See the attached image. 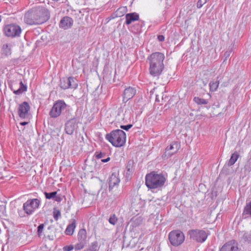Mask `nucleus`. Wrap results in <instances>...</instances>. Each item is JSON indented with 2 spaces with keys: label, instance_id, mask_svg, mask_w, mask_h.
Instances as JSON below:
<instances>
[{
  "label": "nucleus",
  "instance_id": "f257e3e1",
  "mask_svg": "<svg viewBox=\"0 0 251 251\" xmlns=\"http://www.w3.org/2000/svg\"><path fill=\"white\" fill-rule=\"evenodd\" d=\"M49 18L50 12L46 8H33L25 14L24 21L30 25H38L45 23Z\"/></svg>",
  "mask_w": 251,
  "mask_h": 251
},
{
  "label": "nucleus",
  "instance_id": "f03ea898",
  "mask_svg": "<svg viewBox=\"0 0 251 251\" xmlns=\"http://www.w3.org/2000/svg\"><path fill=\"white\" fill-rule=\"evenodd\" d=\"M164 54L159 52L152 53L148 57L147 62L149 64V71L151 76L155 77L161 75L164 68Z\"/></svg>",
  "mask_w": 251,
  "mask_h": 251
},
{
  "label": "nucleus",
  "instance_id": "7ed1b4c3",
  "mask_svg": "<svg viewBox=\"0 0 251 251\" xmlns=\"http://www.w3.org/2000/svg\"><path fill=\"white\" fill-rule=\"evenodd\" d=\"M146 185L150 189H157L162 187L166 181V178L162 174L151 172L146 176Z\"/></svg>",
  "mask_w": 251,
  "mask_h": 251
},
{
  "label": "nucleus",
  "instance_id": "20e7f679",
  "mask_svg": "<svg viewBox=\"0 0 251 251\" xmlns=\"http://www.w3.org/2000/svg\"><path fill=\"white\" fill-rule=\"evenodd\" d=\"M106 139L116 147H121L124 145L126 141V133L122 130L116 129L106 134Z\"/></svg>",
  "mask_w": 251,
  "mask_h": 251
},
{
  "label": "nucleus",
  "instance_id": "39448f33",
  "mask_svg": "<svg viewBox=\"0 0 251 251\" xmlns=\"http://www.w3.org/2000/svg\"><path fill=\"white\" fill-rule=\"evenodd\" d=\"M169 240L171 245L177 247L182 244L185 240L184 233L179 230H174L169 234Z\"/></svg>",
  "mask_w": 251,
  "mask_h": 251
},
{
  "label": "nucleus",
  "instance_id": "423d86ee",
  "mask_svg": "<svg viewBox=\"0 0 251 251\" xmlns=\"http://www.w3.org/2000/svg\"><path fill=\"white\" fill-rule=\"evenodd\" d=\"M132 112L133 111L130 107L128 106L123 107L119 109L116 119L119 123H128L130 120Z\"/></svg>",
  "mask_w": 251,
  "mask_h": 251
},
{
  "label": "nucleus",
  "instance_id": "0eeeda50",
  "mask_svg": "<svg viewBox=\"0 0 251 251\" xmlns=\"http://www.w3.org/2000/svg\"><path fill=\"white\" fill-rule=\"evenodd\" d=\"M40 203V199H30L24 203L23 209L27 215H31L39 207Z\"/></svg>",
  "mask_w": 251,
  "mask_h": 251
},
{
  "label": "nucleus",
  "instance_id": "6e6552de",
  "mask_svg": "<svg viewBox=\"0 0 251 251\" xmlns=\"http://www.w3.org/2000/svg\"><path fill=\"white\" fill-rule=\"evenodd\" d=\"M21 27L16 24L6 25L3 29L5 35L8 37H14L20 36L21 33Z\"/></svg>",
  "mask_w": 251,
  "mask_h": 251
},
{
  "label": "nucleus",
  "instance_id": "1a4fd4ad",
  "mask_svg": "<svg viewBox=\"0 0 251 251\" xmlns=\"http://www.w3.org/2000/svg\"><path fill=\"white\" fill-rule=\"evenodd\" d=\"M67 105L62 101L56 102L53 105L50 112V115L52 118H56L60 115L63 111L66 109Z\"/></svg>",
  "mask_w": 251,
  "mask_h": 251
},
{
  "label": "nucleus",
  "instance_id": "9d476101",
  "mask_svg": "<svg viewBox=\"0 0 251 251\" xmlns=\"http://www.w3.org/2000/svg\"><path fill=\"white\" fill-rule=\"evenodd\" d=\"M189 235L191 239L201 243L204 242L207 237L206 232L203 230H191L189 231Z\"/></svg>",
  "mask_w": 251,
  "mask_h": 251
},
{
  "label": "nucleus",
  "instance_id": "9b49d317",
  "mask_svg": "<svg viewBox=\"0 0 251 251\" xmlns=\"http://www.w3.org/2000/svg\"><path fill=\"white\" fill-rule=\"evenodd\" d=\"M30 106L27 102H24L19 105L18 108V115L21 118L25 119L28 117Z\"/></svg>",
  "mask_w": 251,
  "mask_h": 251
},
{
  "label": "nucleus",
  "instance_id": "f8f14e48",
  "mask_svg": "<svg viewBox=\"0 0 251 251\" xmlns=\"http://www.w3.org/2000/svg\"><path fill=\"white\" fill-rule=\"evenodd\" d=\"M120 182L119 174L117 173H113L109 177V189H112L119 185Z\"/></svg>",
  "mask_w": 251,
  "mask_h": 251
},
{
  "label": "nucleus",
  "instance_id": "ddd939ff",
  "mask_svg": "<svg viewBox=\"0 0 251 251\" xmlns=\"http://www.w3.org/2000/svg\"><path fill=\"white\" fill-rule=\"evenodd\" d=\"M74 23V21L72 18L65 16L63 17L60 21L59 27L65 30L70 28Z\"/></svg>",
  "mask_w": 251,
  "mask_h": 251
},
{
  "label": "nucleus",
  "instance_id": "4468645a",
  "mask_svg": "<svg viewBox=\"0 0 251 251\" xmlns=\"http://www.w3.org/2000/svg\"><path fill=\"white\" fill-rule=\"evenodd\" d=\"M220 251H239V249L237 244L234 241H231L224 245Z\"/></svg>",
  "mask_w": 251,
  "mask_h": 251
},
{
  "label": "nucleus",
  "instance_id": "2eb2a0df",
  "mask_svg": "<svg viewBox=\"0 0 251 251\" xmlns=\"http://www.w3.org/2000/svg\"><path fill=\"white\" fill-rule=\"evenodd\" d=\"M134 162L132 160H130L127 162L124 174L127 179H128L130 178L134 172Z\"/></svg>",
  "mask_w": 251,
  "mask_h": 251
},
{
  "label": "nucleus",
  "instance_id": "dca6fc26",
  "mask_svg": "<svg viewBox=\"0 0 251 251\" xmlns=\"http://www.w3.org/2000/svg\"><path fill=\"white\" fill-rule=\"evenodd\" d=\"M136 93V90L131 87L126 88L123 93V100L125 101H128L129 100L133 97Z\"/></svg>",
  "mask_w": 251,
  "mask_h": 251
},
{
  "label": "nucleus",
  "instance_id": "f3484780",
  "mask_svg": "<svg viewBox=\"0 0 251 251\" xmlns=\"http://www.w3.org/2000/svg\"><path fill=\"white\" fill-rule=\"evenodd\" d=\"M16 84H18V83L13 82L12 83L11 86V90L13 91V93L16 95H20L22 94L23 92L26 91L27 88L26 86L24 85L23 82L20 81L19 83L20 85V87L18 89H15V86Z\"/></svg>",
  "mask_w": 251,
  "mask_h": 251
},
{
  "label": "nucleus",
  "instance_id": "a211bd4d",
  "mask_svg": "<svg viewBox=\"0 0 251 251\" xmlns=\"http://www.w3.org/2000/svg\"><path fill=\"white\" fill-rule=\"evenodd\" d=\"M180 145L177 142H174L166 149V151H170L168 153L169 155H172L176 153L179 149Z\"/></svg>",
  "mask_w": 251,
  "mask_h": 251
},
{
  "label": "nucleus",
  "instance_id": "6ab92c4d",
  "mask_svg": "<svg viewBox=\"0 0 251 251\" xmlns=\"http://www.w3.org/2000/svg\"><path fill=\"white\" fill-rule=\"evenodd\" d=\"M139 19V16L136 13H131L127 14L126 15V22L125 24L127 25L130 24L132 22L138 21Z\"/></svg>",
  "mask_w": 251,
  "mask_h": 251
},
{
  "label": "nucleus",
  "instance_id": "aec40b11",
  "mask_svg": "<svg viewBox=\"0 0 251 251\" xmlns=\"http://www.w3.org/2000/svg\"><path fill=\"white\" fill-rule=\"evenodd\" d=\"M75 129V125L73 121L68 122L65 127L66 132L68 134L72 135Z\"/></svg>",
  "mask_w": 251,
  "mask_h": 251
},
{
  "label": "nucleus",
  "instance_id": "412c9836",
  "mask_svg": "<svg viewBox=\"0 0 251 251\" xmlns=\"http://www.w3.org/2000/svg\"><path fill=\"white\" fill-rule=\"evenodd\" d=\"M87 232L85 229L82 228L79 230L77 234L78 241L86 242Z\"/></svg>",
  "mask_w": 251,
  "mask_h": 251
},
{
  "label": "nucleus",
  "instance_id": "4be33fe9",
  "mask_svg": "<svg viewBox=\"0 0 251 251\" xmlns=\"http://www.w3.org/2000/svg\"><path fill=\"white\" fill-rule=\"evenodd\" d=\"M75 227V221L74 220L71 224H69L67 226L65 230L66 234L67 235H72L74 233Z\"/></svg>",
  "mask_w": 251,
  "mask_h": 251
},
{
  "label": "nucleus",
  "instance_id": "5701e85b",
  "mask_svg": "<svg viewBox=\"0 0 251 251\" xmlns=\"http://www.w3.org/2000/svg\"><path fill=\"white\" fill-rule=\"evenodd\" d=\"M12 45L11 44H5L3 45L2 49V54L6 56H8L11 53Z\"/></svg>",
  "mask_w": 251,
  "mask_h": 251
},
{
  "label": "nucleus",
  "instance_id": "b1692460",
  "mask_svg": "<svg viewBox=\"0 0 251 251\" xmlns=\"http://www.w3.org/2000/svg\"><path fill=\"white\" fill-rule=\"evenodd\" d=\"M239 157V154L237 152L235 151V152L232 153L230 159L229 160L227 163L228 166H230L233 165L236 162Z\"/></svg>",
  "mask_w": 251,
  "mask_h": 251
},
{
  "label": "nucleus",
  "instance_id": "393cba45",
  "mask_svg": "<svg viewBox=\"0 0 251 251\" xmlns=\"http://www.w3.org/2000/svg\"><path fill=\"white\" fill-rule=\"evenodd\" d=\"M242 237L245 241L251 243V230L247 232H242Z\"/></svg>",
  "mask_w": 251,
  "mask_h": 251
},
{
  "label": "nucleus",
  "instance_id": "a878e982",
  "mask_svg": "<svg viewBox=\"0 0 251 251\" xmlns=\"http://www.w3.org/2000/svg\"><path fill=\"white\" fill-rule=\"evenodd\" d=\"M69 80V77L67 78H63L61 80L60 86L63 89H69L70 88V85L67 80Z\"/></svg>",
  "mask_w": 251,
  "mask_h": 251
},
{
  "label": "nucleus",
  "instance_id": "bb28decb",
  "mask_svg": "<svg viewBox=\"0 0 251 251\" xmlns=\"http://www.w3.org/2000/svg\"><path fill=\"white\" fill-rule=\"evenodd\" d=\"M70 85V88L72 89H76L77 87L78 84L77 80L74 77H70L69 80H67Z\"/></svg>",
  "mask_w": 251,
  "mask_h": 251
},
{
  "label": "nucleus",
  "instance_id": "cd10ccee",
  "mask_svg": "<svg viewBox=\"0 0 251 251\" xmlns=\"http://www.w3.org/2000/svg\"><path fill=\"white\" fill-rule=\"evenodd\" d=\"M219 86L218 81H210L209 83L210 90L211 91H215L217 90Z\"/></svg>",
  "mask_w": 251,
  "mask_h": 251
},
{
  "label": "nucleus",
  "instance_id": "c85d7f7f",
  "mask_svg": "<svg viewBox=\"0 0 251 251\" xmlns=\"http://www.w3.org/2000/svg\"><path fill=\"white\" fill-rule=\"evenodd\" d=\"M194 101L198 104H206L208 103L207 100L199 97H195Z\"/></svg>",
  "mask_w": 251,
  "mask_h": 251
},
{
  "label": "nucleus",
  "instance_id": "c756f323",
  "mask_svg": "<svg viewBox=\"0 0 251 251\" xmlns=\"http://www.w3.org/2000/svg\"><path fill=\"white\" fill-rule=\"evenodd\" d=\"M79 242L76 244L75 246V249L76 250H80L82 249L86 244V242L78 241Z\"/></svg>",
  "mask_w": 251,
  "mask_h": 251
},
{
  "label": "nucleus",
  "instance_id": "7c9ffc66",
  "mask_svg": "<svg viewBox=\"0 0 251 251\" xmlns=\"http://www.w3.org/2000/svg\"><path fill=\"white\" fill-rule=\"evenodd\" d=\"M244 213L245 214L251 215V202L247 203L245 206L244 210Z\"/></svg>",
  "mask_w": 251,
  "mask_h": 251
},
{
  "label": "nucleus",
  "instance_id": "2f4dec72",
  "mask_svg": "<svg viewBox=\"0 0 251 251\" xmlns=\"http://www.w3.org/2000/svg\"><path fill=\"white\" fill-rule=\"evenodd\" d=\"M46 198L47 199H54L57 194V192H53L51 193L45 192Z\"/></svg>",
  "mask_w": 251,
  "mask_h": 251
},
{
  "label": "nucleus",
  "instance_id": "473e14b6",
  "mask_svg": "<svg viewBox=\"0 0 251 251\" xmlns=\"http://www.w3.org/2000/svg\"><path fill=\"white\" fill-rule=\"evenodd\" d=\"M118 219L115 215H112L109 219V222L113 225H115Z\"/></svg>",
  "mask_w": 251,
  "mask_h": 251
},
{
  "label": "nucleus",
  "instance_id": "72a5a7b5",
  "mask_svg": "<svg viewBox=\"0 0 251 251\" xmlns=\"http://www.w3.org/2000/svg\"><path fill=\"white\" fill-rule=\"evenodd\" d=\"M126 12L125 7L119 8L116 11L117 15L120 17L124 15V13Z\"/></svg>",
  "mask_w": 251,
  "mask_h": 251
},
{
  "label": "nucleus",
  "instance_id": "f704fd0d",
  "mask_svg": "<svg viewBox=\"0 0 251 251\" xmlns=\"http://www.w3.org/2000/svg\"><path fill=\"white\" fill-rule=\"evenodd\" d=\"M209 0H199L197 2V6L198 8H201L203 4L207 2Z\"/></svg>",
  "mask_w": 251,
  "mask_h": 251
},
{
  "label": "nucleus",
  "instance_id": "c9c22d12",
  "mask_svg": "<svg viewBox=\"0 0 251 251\" xmlns=\"http://www.w3.org/2000/svg\"><path fill=\"white\" fill-rule=\"evenodd\" d=\"M44 224H40L38 227V230H37V232H38V235L40 236L41 235V234L43 232V229H44Z\"/></svg>",
  "mask_w": 251,
  "mask_h": 251
},
{
  "label": "nucleus",
  "instance_id": "e433bc0d",
  "mask_svg": "<svg viewBox=\"0 0 251 251\" xmlns=\"http://www.w3.org/2000/svg\"><path fill=\"white\" fill-rule=\"evenodd\" d=\"M74 249V247L73 245H70V246H66L63 247V251H71L73 250Z\"/></svg>",
  "mask_w": 251,
  "mask_h": 251
},
{
  "label": "nucleus",
  "instance_id": "4c0bfd02",
  "mask_svg": "<svg viewBox=\"0 0 251 251\" xmlns=\"http://www.w3.org/2000/svg\"><path fill=\"white\" fill-rule=\"evenodd\" d=\"M244 168H245V170H246L248 172L251 171V161L250 162L248 163V164H247L245 166Z\"/></svg>",
  "mask_w": 251,
  "mask_h": 251
},
{
  "label": "nucleus",
  "instance_id": "58836bf2",
  "mask_svg": "<svg viewBox=\"0 0 251 251\" xmlns=\"http://www.w3.org/2000/svg\"><path fill=\"white\" fill-rule=\"evenodd\" d=\"M132 125H128L126 126H121L120 127L122 129H123L124 130H126L127 131L129 129H130L132 127Z\"/></svg>",
  "mask_w": 251,
  "mask_h": 251
},
{
  "label": "nucleus",
  "instance_id": "ea45409f",
  "mask_svg": "<svg viewBox=\"0 0 251 251\" xmlns=\"http://www.w3.org/2000/svg\"><path fill=\"white\" fill-rule=\"evenodd\" d=\"M97 246H98V243L97 242H94L92 243V244H91L92 249L94 251H96Z\"/></svg>",
  "mask_w": 251,
  "mask_h": 251
},
{
  "label": "nucleus",
  "instance_id": "a19ab883",
  "mask_svg": "<svg viewBox=\"0 0 251 251\" xmlns=\"http://www.w3.org/2000/svg\"><path fill=\"white\" fill-rule=\"evenodd\" d=\"M60 216V213L59 211H57L56 213H54L53 215V217L55 220H57L58 219V217Z\"/></svg>",
  "mask_w": 251,
  "mask_h": 251
},
{
  "label": "nucleus",
  "instance_id": "79ce46f5",
  "mask_svg": "<svg viewBox=\"0 0 251 251\" xmlns=\"http://www.w3.org/2000/svg\"><path fill=\"white\" fill-rule=\"evenodd\" d=\"M104 155H105V154L104 153L100 152V153H98V154H97L96 157L97 158L100 159V158L103 157L104 156Z\"/></svg>",
  "mask_w": 251,
  "mask_h": 251
},
{
  "label": "nucleus",
  "instance_id": "37998d69",
  "mask_svg": "<svg viewBox=\"0 0 251 251\" xmlns=\"http://www.w3.org/2000/svg\"><path fill=\"white\" fill-rule=\"evenodd\" d=\"M157 38L158 40L161 42L163 41L165 39L164 36L162 35H158Z\"/></svg>",
  "mask_w": 251,
  "mask_h": 251
},
{
  "label": "nucleus",
  "instance_id": "c03bdc74",
  "mask_svg": "<svg viewBox=\"0 0 251 251\" xmlns=\"http://www.w3.org/2000/svg\"><path fill=\"white\" fill-rule=\"evenodd\" d=\"M110 160V158L108 157L106 159H101V161L103 163H105V162L109 161Z\"/></svg>",
  "mask_w": 251,
  "mask_h": 251
},
{
  "label": "nucleus",
  "instance_id": "a18cd8bd",
  "mask_svg": "<svg viewBox=\"0 0 251 251\" xmlns=\"http://www.w3.org/2000/svg\"><path fill=\"white\" fill-rule=\"evenodd\" d=\"M55 201H60L61 200V199L60 198V197H58V196H55V198H54Z\"/></svg>",
  "mask_w": 251,
  "mask_h": 251
},
{
  "label": "nucleus",
  "instance_id": "49530a36",
  "mask_svg": "<svg viewBox=\"0 0 251 251\" xmlns=\"http://www.w3.org/2000/svg\"><path fill=\"white\" fill-rule=\"evenodd\" d=\"M229 55H230V52H229V51H226V52L225 53V56L226 57H228Z\"/></svg>",
  "mask_w": 251,
  "mask_h": 251
},
{
  "label": "nucleus",
  "instance_id": "de8ad7c7",
  "mask_svg": "<svg viewBox=\"0 0 251 251\" xmlns=\"http://www.w3.org/2000/svg\"><path fill=\"white\" fill-rule=\"evenodd\" d=\"M20 124L22 125V126H25L27 124V122H22L20 123Z\"/></svg>",
  "mask_w": 251,
  "mask_h": 251
},
{
  "label": "nucleus",
  "instance_id": "09e8293b",
  "mask_svg": "<svg viewBox=\"0 0 251 251\" xmlns=\"http://www.w3.org/2000/svg\"><path fill=\"white\" fill-rule=\"evenodd\" d=\"M1 16H0V22H1Z\"/></svg>",
  "mask_w": 251,
  "mask_h": 251
}]
</instances>
